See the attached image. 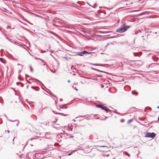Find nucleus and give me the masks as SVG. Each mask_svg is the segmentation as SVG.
<instances>
[{
    "mask_svg": "<svg viewBox=\"0 0 159 159\" xmlns=\"http://www.w3.org/2000/svg\"><path fill=\"white\" fill-rule=\"evenodd\" d=\"M129 27L128 26L123 25H121L120 28H118L116 30V31L120 33H123L126 31L128 28H129Z\"/></svg>",
    "mask_w": 159,
    "mask_h": 159,
    "instance_id": "1",
    "label": "nucleus"
},
{
    "mask_svg": "<svg viewBox=\"0 0 159 159\" xmlns=\"http://www.w3.org/2000/svg\"><path fill=\"white\" fill-rule=\"evenodd\" d=\"M155 136V134L154 133H147L146 135L145 136V137L150 138H153Z\"/></svg>",
    "mask_w": 159,
    "mask_h": 159,
    "instance_id": "2",
    "label": "nucleus"
},
{
    "mask_svg": "<svg viewBox=\"0 0 159 159\" xmlns=\"http://www.w3.org/2000/svg\"><path fill=\"white\" fill-rule=\"evenodd\" d=\"M97 107H98L101 108L102 109V110H104L105 111H110V110L108 109L106 107H104V106H102V105H100V104L97 105Z\"/></svg>",
    "mask_w": 159,
    "mask_h": 159,
    "instance_id": "3",
    "label": "nucleus"
},
{
    "mask_svg": "<svg viewBox=\"0 0 159 159\" xmlns=\"http://www.w3.org/2000/svg\"><path fill=\"white\" fill-rule=\"evenodd\" d=\"M92 52H88L87 51H84L83 52H78V54L80 56H82L85 53L91 54Z\"/></svg>",
    "mask_w": 159,
    "mask_h": 159,
    "instance_id": "4",
    "label": "nucleus"
},
{
    "mask_svg": "<svg viewBox=\"0 0 159 159\" xmlns=\"http://www.w3.org/2000/svg\"><path fill=\"white\" fill-rule=\"evenodd\" d=\"M40 156H41V155L40 154H35L34 157V159H42V157H40Z\"/></svg>",
    "mask_w": 159,
    "mask_h": 159,
    "instance_id": "5",
    "label": "nucleus"
},
{
    "mask_svg": "<svg viewBox=\"0 0 159 159\" xmlns=\"http://www.w3.org/2000/svg\"><path fill=\"white\" fill-rule=\"evenodd\" d=\"M73 126L69 124L67 128H68V130H70L72 131V130L73 129Z\"/></svg>",
    "mask_w": 159,
    "mask_h": 159,
    "instance_id": "6",
    "label": "nucleus"
},
{
    "mask_svg": "<svg viewBox=\"0 0 159 159\" xmlns=\"http://www.w3.org/2000/svg\"><path fill=\"white\" fill-rule=\"evenodd\" d=\"M36 59H39V60H40L41 61H42V62L43 63V65H44H44H45V62L43 61V60H41V59H39V58H36Z\"/></svg>",
    "mask_w": 159,
    "mask_h": 159,
    "instance_id": "7",
    "label": "nucleus"
},
{
    "mask_svg": "<svg viewBox=\"0 0 159 159\" xmlns=\"http://www.w3.org/2000/svg\"><path fill=\"white\" fill-rule=\"evenodd\" d=\"M34 81H35H35H37V82H38V83H41V82L40 81H39V80H34Z\"/></svg>",
    "mask_w": 159,
    "mask_h": 159,
    "instance_id": "8",
    "label": "nucleus"
},
{
    "mask_svg": "<svg viewBox=\"0 0 159 159\" xmlns=\"http://www.w3.org/2000/svg\"><path fill=\"white\" fill-rule=\"evenodd\" d=\"M90 64L91 65H95V66H100L101 65L99 64H92V63H91Z\"/></svg>",
    "mask_w": 159,
    "mask_h": 159,
    "instance_id": "9",
    "label": "nucleus"
},
{
    "mask_svg": "<svg viewBox=\"0 0 159 159\" xmlns=\"http://www.w3.org/2000/svg\"><path fill=\"white\" fill-rule=\"evenodd\" d=\"M133 121V120L132 119H131V120H129L128 121V123H130V122H131L132 121Z\"/></svg>",
    "mask_w": 159,
    "mask_h": 159,
    "instance_id": "10",
    "label": "nucleus"
},
{
    "mask_svg": "<svg viewBox=\"0 0 159 159\" xmlns=\"http://www.w3.org/2000/svg\"><path fill=\"white\" fill-rule=\"evenodd\" d=\"M125 154L126 155L128 156V157H130V155L129 154H128V153H127V152H125Z\"/></svg>",
    "mask_w": 159,
    "mask_h": 159,
    "instance_id": "11",
    "label": "nucleus"
},
{
    "mask_svg": "<svg viewBox=\"0 0 159 159\" xmlns=\"http://www.w3.org/2000/svg\"><path fill=\"white\" fill-rule=\"evenodd\" d=\"M73 87L76 91H78V89H77L76 88H74L73 86Z\"/></svg>",
    "mask_w": 159,
    "mask_h": 159,
    "instance_id": "12",
    "label": "nucleus"
},
{
    "mask_svg": "<svg viewBox=\"0 0 159 159\" xmlns=\"http://www.w3.org/2000/svg\"><path fill=\"white\" fill-rule=\"evenodd\" d=\"M17 124H16V126H18L19 123V122L18 121H17Z\"/></svg>",
    "mask_w": 159,
    "mask_h": 159,
    "instance_id": "13",
    "label": "nucleus"
},
{
    "mask_svg": "<svg viewBox=\"0 0 159 159\" xmlns=\"http://www.w3.org/2000/svg\"><path fill=\"white\" fill-rule=\"evenodd\" d=\"M62 132H61L60 133L61 134H62L64 132V131L63 130H62Z\"/></svg>",
    "mask_w": 159,
    "mask_h": 159,
    "instance_id": "14",
    "label": "nucleus"
},
{
    "mask_svg": "<svg viewBox=\"0 0 159 159\" xmlns=\"http://www.w3.org/2000/svg\"><path fill=\"white\" fill-rule=\"evenodd\" d=\"M31 71H33L32 68V67H31Z\"/></svg>",
    "mask_w": 159,
    "mask_h": 159,
    "instance_id": "15",
    "label": "nucleus"
},
{
    "mask_svg": "<svg viewBox=\"0 0 159 159\" xmlns=\"http://www.w3.org/2000/svg\"><path fill=\"white\" fill-rule=\"evenodd\" d=\"M91 68L92 69H93V70H96V69H94V68H92V67H91Z\"/></svg>",
    "mask_w": 159,
    "mask_h": 159,
    "instance_id": "16",
    "label": "nucleus"
},
{
    "mask_svg": "<svg viewBox=\"0 0 159 159\" xmlns=\"http://www.w3.org/2000/svg\"><path fill=\"white\" fill-rule=\"evenodd\" d=\"M68 83H70V80H68Z\"/></svg>",
    "mask_w": 159,
    "mask_h": 159,
    "instance_id": "17",
    "label": "nucleus"
},
{
    "mask_svg": "<svg viewBox=\"0 0 159 159\" xmlns=\"http://www.w3.org/2000/svg\"><path fill=\"white\" fill-rule=\"evenodd\" d=\"M9 121H12L11 120H10Z\"/></svg>",
    "mask_w": 159,
    "mask_h": 159,
    "instance_id": "18",
    "label": "nucleus"
},
{
    "mask_svg": "<svg viewBox=\"0 0 159 159\" xmlns=\"http://www.w3.org/2000/svg\"><path fill=\"white\" fill-rule=\"evenodd\" d=\"M31 88H32V89H34V87L33 86H32Z\"/></svg>",
    "mask_w": 159,
    "mask_h": 159,
    "instance_id": "19",
    "label": "nucleus"
},
{
    "mask_svg": "<svg viewBox=\"0 0 159 159\" xmlns=\"http://www.w3.org/2000/svg\"><path fill=\"white\" fill-rule=\"evenodd\" d=\"M158 120L159 121V116L158 117Z\"/></svg>",
    "mask_w": 159,
    "mask_h": 159,
    "instance_id": "20",
    "label": "nucleus"
},
{
    "mask_svg": "<svg viewBox=\"0 0 159 159\" xmlns=\"http://www.w3.org/2000/svg\"><path fill=\"white\" fill-rule=\"evenodd\" d=\"M157 108H159V106L157 107Z\"/></svg>",
    "mask_w": 159,
    "mask_h": 159,
    "instance_id": "21",
    "label": "nucleus"
},
{
    "mask_svg": "<svg viewBox=\"0 0 159 159\" xmlns=\"http://www.w3.org/2000/svg\"><path fill=\"white\" fill-rule=\"evenodd\" d=\"M121 122H123V121L122 120H121Z\"/></svg>",
    "mask_w": 159,
    "mask_h": 159,
    "instance_id": "22",
    "label": "nucleus"
},
{
    "mask_svg": "<svg viewBox=\"0 0 159 159\" xmlns=\"http://www.w3.org/2000/svg\"><path fill=\"white\" fill-rule=\"evenodd\" d=\"M70 137H73V136H70Z\"/></svg>",
    "mask_w": 159,
    "mask_h": 159,
    "instance_id": "23",
    "label": "nucleus"
},
{
    "mask_svg": "<svg viewBox=\"0 0 159 159\" xmlns=\"http://www.w3.org/2000/svg\"><path fill=\"white\" fill-rule=\"evenodd\" d=\"M70 155V154H69L68 155Z\"/></svg>",
    "mask_w": 159,
    "mask_h": 159,
    "instance_id": "24",
    "label": "nucleus"
}]
</instances>
